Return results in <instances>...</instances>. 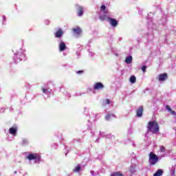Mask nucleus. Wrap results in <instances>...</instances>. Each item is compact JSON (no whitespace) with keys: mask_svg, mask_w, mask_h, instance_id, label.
Returning <instances> with one entry per match:
<instances>
[{"mask_svg":"<svg viewBox=\"0 0 176 176\" xmlns=\"http://www.w3.org/2000/svg\"><path fill=\"white\" fill-rule=\"evenodd\" d=\"M160 128H159V123H157L156 121H150L148 122L147 124V132L148 133H152V134H157L159 132Z\"/></svg>","mask_w":176,"mask_h":176,"instance_id":"nucleus-1","label":"nucleus"},{"mask_svg":"<svg viewBox=\"0 0 176 176\" xmlns=\"http://www.w3.org/2000/svg\"><path fill=\"white\" fill-rule=\"evenodd\" d=\"M148 160L151 166H155V164L159 162V157L153 152H151L148 155Z\"/></svg>","mask_w":176,"mask_h":176,"instance_id":"nucleus-2","label":"nucleus"},{"mask_svg":"<svg viewBox=\"0 0 176 176\" xmlns=\"http://www.w3.org/2000/svg\"><path fill=\"white\" fill-rule=\"evenodd\" d=\"M28 160H36V162H39L41 160V155L38 153H30L27 157Z\"/></svg>","mask_w":176,"mask_h":176,"instance_id":"nucleus-3","label":"nucleus"},{"mask_svg":"<svg viewBox=\"0 0 176 176\" xmlns=\"http://www.w3.org/2000/svg\"><path fill=\"white\" fill-rule=\"evenodd\" d=\"M168 79V74L167 73L160 74L158 76V80L160 82H164V80H167Z\"/></svg>","mask_w":176,"mask_h":176,"instance_id":"nucleus-4","label":"nucleus"},{"mask_svg":"<svg viewBox=\"0 0 176 176\" xmlns=\"http://www.w3.org/2000/svg\"><path fill=\"white\" fill-rule=\"evenodd\" d=\"M104 84L100 82H96L94 85V90H101L104 89Z\"/></svg>","mask_w":176,"mask_h":176,"instance_id":"nucleus-5","label":"nucleus"},{"mask_svg":"<svg viewBox=\"0 0 176 176\" xmlns=\"http://www.w3.org/2000/svg\"><path fill=\"white\" fill-rule=\"evenodd\" d=\"M142 112H144V107L140 106L136 110V116H138V118H141V116H142Z\"/></svg>","mask_w":176,"mask_h":176,"instance_id":"nucleus-6","label":"nucleus"},{"mask_svg":"<svg viewBox=\"0 0 176 176\" xmlns=\"http://www.w3.org/2000/svg\"><path fill=\"white\" fill-rule=\"evenodd\" d=\"M107 21H110V24L112 27H116V25H118V21L113 18H108Z\"/></svg>","mask_w":176,"mask_h":176,"instance_id":"nucleus-7","label":"nucleus"},{"mask_svg":"<svg viewBox=\"0 0 176 176\" xmlns=\"http://www.w3.org/2000/svg\"><path fill=\"white\" fill-rule=\"evenodd\" d=\"M63 34H64V32L61 28H59L58 31H56L54 34L55 38H60V36H63Z\"/></svg>","mask_w":176,"mask_h":176,"instance_id":"nucleus-8","label":"nucleus"},{"mask_svg":"<svg viewBox=\"0 0 176 176\" xmlns=\"http://www.w3.org/2000/svg\"><path fill=\"white\" fill-rule=\"evenodd\" d=\"M67 49V45H65V43L61 41L59 44V50L60 52H64Z\"/></svg>","mask_w":176,"mask_h":176,"instance_id":"nucleus-9","label":"nucleus"},{"mask_svg":"<svg viewBox=\"0 0 176 176\" xmlns=\"http://www.w3.org/2000/svg\"><path fill=\"white\" fill-rule=\"evenodd\" d=\"M9 133H10V134H12V135H16V134L17 133V126H14V127L10 128Z\"/></svg>","mask_w":176,"mask_h":176,"instance_id":"nucleus-10","label":"nucleus"},{"mask_svg":"<svg viewBox=\"0 0 176 176\" xmlns=\"http://www.w3.org/2000/svg\"><path fill=\"white\" fill-rule=\"evenodd\" d=\"M78 16L79 17L83 16V7L80 6H78Z\"/></svg>","mask_w":176,"mask_h":176,"instance_id":"nucleus-11","label":"nucleus"},{"mask_svg":"<svg viewBox=\"0 0 176 176\" xmlns=\"http://www.w3.org/2000/svg\"><path fill=\"white\" fill-rule=\"evenodd\" d=\"M73 32L76 35H80V34H82V30H80L79 27H77L73 29Z\"/></svg>","mask_w":176,"mask_h":176,"instance_id":"nucleus-12","label":"nucleus"},{"mask_svg":"<svg viewBox=\"0 0 176 176\" xmlns=\"http://www.w3.org/2000/svg\"><path fill=\"white\" fill-rule=\"evenodd\" d=\"M125 63L126 64H131L133 63V56H129L125 58Z\"/></svg>","mask_w":176,"mask_h":176,"instance_id":"nucleus-13","label":"nucleus"},{"mask_svg":"<svg viewBox=\"0 0 176 176\" xmlns=\"http://www.w3.org/2000/svg\"><path fill=\"white\" fill-rule=\"evenodd\" d=\"M100 12H102L104 14H107L108 13V10H107V7L105 5H102L100 7Z\"/></svg>","mask_w":176,"mask_h":176,"instance_id":"nucleus-14","label":"nucleus"},{"mask_svg":"<svg viewBox=\"0 0 176 176\" xmlns=\"http://www.w3.org/2000/svg\"><path fill=\"white\" fill-rule=\"evenodd\" d=\"M166 109H167L168 111V112H170L171 115L176 116L175 111H173V109H171V107H170V106L166 105Z\"/></svg>","mask_w":176,"mask_h":176,"instance_id":"nucleus-15","label":"nucleus"},{"mask_svg":"<svg viewBox=\"0 0 176 176\" xmlns=\"http://www.w3.org/2000/svg\"><path fill=\"white\" fill-rule=\"evenodd\" d=\"M109 18L107 17V14L100 15L99 16V20L100 21H105V20H108Z\"/></svg>","mask_w":176,"mask_h":176,"instance_id":"nucleus-16","label":"nucleus"},{"mask_svg":"<svg viewBox=\"0 0 176 176\" xmlns=\"http://www.w3.org/2000/svg\"><path fill=\"white\" fill-rule=\"evenodd\" d=\"M163 175V170L159 169L155 173L153 174V176H162Z\"/></svg>","mask_w":176,"mask_h":176,"instance_id":"nucleus-17","label":"nucleus"},{"mask_svg":"<svg viewBox=\"0 0 176 176\" xmlns=\"http://www.w3.org/2000/svg\"><path fill=\"white\" fill-rule=\"evenodd\" d=\"M111 118H116V116L113 113H111V114H107L105 116L106 120H109L111 119Z\"/></svg>","mask_w":176,"mask_h":176,"instance_id":"nucleus-18","label":"nucleus"},{"mask_svg":"<svg viewBox=\"0 0 176 176\" xmlns=\"http://www.w3.org/2000/svg\"><path fill=\"white\" fill-rule=\"evenodd\" d=\"M129 81L131 83H135V82H137V78H135V76H131L129 78Z\"/></svg>","mask_w":176,"mask_h":176,"instance_id":"nucleus-19","label":"nucleus"},{"mask_svg":"<svg viewBox=\"0 0 176 176\" xmlns=\"http://www.w3.org/2000/svg\"><path fill=\"white\" fill-rule=\"evenodd\" d=\"M110 176H123V174L118 171L111 173Z\"/></svg>","mask_w":176,"mask_h":176,"instance_id":"nucleus-20","label":"nucleus"},{"mask_svg":"<svg viewBox=\"0 0 176 176\" xmlns=\"http://www.w3.org/2000/svg\"><path fill=\"white\" fill-rule=\"evenodd\" d=\"M80 166H78L76 167V168L74 169V173H79L80 171Z\"/></svg>","mask_w":176,"mask_h":176,"instance_id":"nucleus-21","label":"nucleus"},{"mask_svg":"<svg viewBox=\"0 0 176 176\" xmlns=\"http://www.w3.org/2000/svg\"><path fill=\"white\" fill-rule=\"evenodd\" d=\"M42 91L43 93H50V89L43 88Z\"/></svg>","mask_w":176,"mask_h":176,"instance_id":"nucleus-22","label":"nucleus"},{"mask_svg":"<svg viewBox=\"0 0 176 176\" xmlns=\"http://www.w3.org/2000/svg\"><path fill=\"white\" fill-rule=\"evenodd\" d=\"M22 144L23 145H28V140H27V139H23L22 140Z\"/></svg>","mask_w":176,"mask_h":176,"instance_id":"nucleus-23","label":"nucleus"},{"mask_svg":"<svg viewBox=\"0 0 176 176\" xmlns=\"http://www.w3.org/2000/svg\"><path fill=\"white\" fill-rule=\"evenodd\" d=\"M160 151L161 152H166V147L164 146H162L160 148Z\"/></svg>","mask_w":176,"mask_h":176,"instance_id":"nucleus-24","label":"nucleus"},{"mask_svg":"<svg viewBox=\"0 0 176 176\" xmlns=\"http://www.w3.org/2000/svg\"><path fill=\"white\" fill-rule=\"evenodd\" d=\"M142 70L143 72H146V66H142Z\"/></svg>","mask_w":176,"mask_h":176,"instance_id":"nucleus-25","label":"nucleus"},{"mask_svg":"<svg viewBox=\"0 0 176 176\" xmlns=\"http://www.w3.org/2000/svg\"><path fill=\"white\" fill-rule=\"evenodd\" d=\"M106 104H107L108 105H109V104H111V100L109 99H107L106 100Z\"/></svg>","mask_w":176,"mask_h":176,"instance_id":"nucleus-26","label":"nucleus"},{"mask_svg":"<svg viewBox=\"0 0 176 176\" xmlns=\"http://www.w3.org/2000/svg\"><path fill=\"white\" fill-rule=\"evenodd\" d=\"M77 74H83V70H79L77 72Z\"/></svg>","mask_w":176,"mask_h":176,"instance_id":"nucleus-27","label":"nucleus"}]
</instances>
